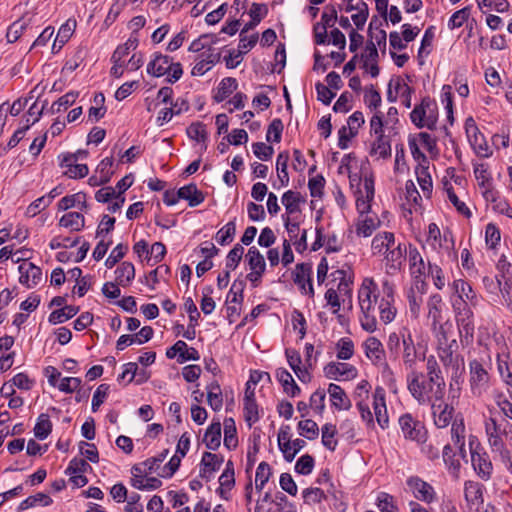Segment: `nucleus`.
Returning <instances> with one entry per match:
<instances>
[{
	"label": "nucleus",
	"mask_w": 512,
	"mask_h": 512,
	"mask_svg": "<svg viewBox=\"0 0 512 512\" xmlns=\"http://www.w3.org/2000/svg\"><path fill=\"white\" fill-rule=\"evenodd\" d=\"M324 374L329 379H349L356 376V368L347 363L330 362L324 367Z\"/></svg>",
	"instance_id": "nucleus-12"
},
{
	"label": "nucleus",
	"mask_w": 512,
	"mask_h": 512,
	"mask_svg": "<svg viewBox=\"0 0 512 512\" xmlns=\"http://www.w3.org/2000/svg\"><path fill=\"white\" fill-rule=\"evenodd\" d=\"M403 361L407 368L414 369L417 359V350L410 333H402Z\"/></svg>",
	"instance_id": "nucleus-18"
},
{
	"label": "nucleus",
	"mask_w": 512,
	"mask_h": 512,
	"mask_svg": "<svg viewBox=\"0 0 512 512\" xmlns=\"http://www.w3.org/2000/svg\"><path fill=\"white\" fill-rule=\"evenodd\" d=\"M78 312H79V307L72 306V305H65L64 307H62L60 309L54 310L49 315L48 320L51 324L62 323L64 321L69 320L72 317H74Z\"/></svg>",
	"instance_id": "nucleus-35"
},
{
	"label": "nucleus",
	"mask_w": 512,
	"mask_h": 512,
	"mask_svg": "<svg viewBox=\"0 0 512 512\" xmlns=\"http://www.w3.org/2000/svg\"><path fill=\"white\" fill-rule=\"evenodd\" d=\"M409 262L413 273H419L420 275L424 273L425 264L417 249L414 248L409 251Z\"/></svg>",
	"instance_id": "nucleus-63"
},
{
	"label": "nucleus",
	"mask_w": 512,
	"mask_h": 512,
	"mask_svg": "<svg viewBox=\"0 0 512 512\" xmlns=\"http://www.w3.org/2000/svg\"><path fill=\"white\" fill-rule=\"evenodd\" d=\"M177 197H180V199L187 200L190 207L198 206L205 199L203 193L200 190H198L195 184H188L186 186L181 187L178 190Z\"/></svg>",
	"instance_id": "nucleus-22"
},
{
	"label": "nucleus",
	"mask_w": 512,
	"mask_h": 512,
	"mask_svg": "<svg viewBox=\"0 0 512 512\" xmlns=\"http://www.w3.org/2000/svg\"><path fill=\"white\" fill-rule=\"evenodd\" d=\"M52 503V499L48 494L45 493H37L35 495L29 496L25 500H23L17 510L18 512L27 510L29 508H32L36 506L37 504H40L42 506H48Z\"/></svg>",
	"instance_id": "nucleus-37"
},
{
	"label": "nucleus",
	"mask_w": 512,
	"mask_h": 512,
	"mask_svg": "<svg viewBox=\"0 0 512 512\" xmlns=\"http://www.w3.org/2000/svg\"><path fill=\"white\" fill-rule=\"evenodd\" d=\"M59 225L73 231H80L85 225V219L81 213L69 212L60 218Z\"/></svg>",
	"instance_id": "nucleus-31"
},
{
	"label": "nucleus",
	"mask_w": 512,
	"mask_h": 512,
	"mask_svg": "<svg viewBox=\"0 0 512 512\" xmlns=\"http://www.w3.org/2000/svg\"><path fill=\"white\" fill-rule=\"evenodd\" d=\"M377 313L385 324L390 323L395 318L394 285L388 280L382 282L381 299L378 304Z\"/></svg>",
	"instance_id": "nucleus-3"
},
{
	"label": "nucleus",
	"mask_w": 512,
	"mask_h": 512,
	"mask_svg": "<svg viewBox=\"0 0 512 512\" xmlns=\"http://www.w3.org/2000/svg\"><path fill=\"white\" fill-rule=\"evenodd\" d=\"M433 28L434 27H432V26L427 28L425 33H424V36L422 38L421 46L419 48L418 56H417L418 62H419L420 65L424 64L423 58L430 54L431 50L429 48L432 46V42H433V39H434Z\"/></svg>",
	"instance_id": "nucleus-41"
},
{
	"label": "nucleus",
	"mask_w": 512,
	"mask_h": 512,
	"mask_svg": "<svg viewBox=\"0 0 512 512\" xmlns=\"http://www.w3.org/2000/svg\"><path fill=\"white\" fill-rule=\"evenodd\" d=\"M244 253V248L240 244H236L228 253L226 260L227 270H234L240 263Z\"/></svg>",
	"instance_id": "nucleus-52"
},
{
	"label": "nucleus",
	"mask_w": 512,
	"mask_h": 512,
	"mask_svg": "<svg viewBox=\"0 0 512 512\" xmlns=\"http://www.w3.org/2000/svg\"><path fill=\"white\" fill-rule=\"evenodd\" d=\"M430 406L435 425L438 428L447 427L452 420L454 408L443 400H441V402L432 403Z\"/></svg>",
	"instance_id": "nucleus-15"
},
{
	"label": "nucleus",
	"mask_w": 512,
	"mask_h": 512,
	"mask_svg": "<svg viewBox=\"0 0 512 512\" xmlns=\"http://www.w3.org/2000/svg\"><path fill=\"white\" fill-rule=\"evenodd\" d=\"M283 129H284V126H283L281 119H279V118L273 119L268 127L267 134H266V140L268 142H270V141H273L276 143L280 142Z\"/></svg>",
	"instance_id": "nucleus-54"
},
{
	"label": "nucleus",
	"mask_w": 512,
	"mask_h": 512,
	"mask_svg": "<svg viewBox=\"0 0 512 512\" xmlns=\"http://www.w3.org/2000/svg\"><path fill=\"white\" fill-rule=\"evenodd\" d=\"M224 445L229 450L236 448L238 445L237 430L233 418L224 420Z\"/></svg>",
	"instance_id": "nucleus-36"
},
{
	"label": "nucleus",
	"mask_w": 512,
	"mask_h": 512,
	"mask_svg": "<svg viewBox=\"0 0 512 512\" xmlns=\"http://www.w3.org/2000/svg\"><path fill=\"white\" fill-rule=\"evenodd\" d=\"M373 398V408L376 421L382 429H385L389 424V417L385 402V390L380 386L376 387Z\"/></svg>",
	"instance_id": "nucleus-11"
},
{
	"label": "nucleus",
	"mask_w": 512,
	"mask_h": 512,
	"mask_svg": "<svg viewBox=\"0 0 512 512\" xmlns=\"http://www.w3.org/2000/svg\"><path fill=\"white\" fill-rule=\"evenodd\" d=\"M88 470H92V467L88 464L85 459L74 458L70 461L69 466L66 470L67 474H84Z\"/></svg>",
	"instance_id": "nucleus-62"
},
{
	"label": "nucleus",
	"mask_w": 512,
	"mask_h": 512,
	"mask_svg": "<svg viewBox=\"0 0 512 512\" xmlns=\"http://www.w3.org/2000/svg\"><path fill=\"white\" fill-rule=\"evenodd\" d=\"M427 378H431L437 381H445L442 375L441 368L434 356H429L426 362V374Z\"/></svg>",
	"instance_id": "nucleus-53"
},
{
	"label": "nucleus",
	"mask_w": 512,
	"mask_h": 512,
	"mask_svg": "<svg viewBox=\"0 0 512 512\" xmlns=\"http://www.w3.org/2000/svg\"><path fill=\"white\" fill-rule=\"evenodd\" d=\"M238 87L235 78L226 77L219 83L217 93L214 95V100L218 103L224 101L229 95H231Z\"/></svg>",
	"instance_id": "nucleus-32"
},
{
	"label": "nucleus",
	"mask_w": 512,
	"mask_h": 512,
	"mask_svg": "<svg viewBox=\"0 0 512 512\" xmlns=\"http://www.w3.org/2000/svg\"><path fill=\"white\" fill-rule=\"evenodd\" d=\"M302 202H305V200L299 192L288 190L282 196V203L288 215L300 212V204Z\"/></svg>",
	"instance_id": "nucleus-29"
},
{
	"label": "nucleus",
	"mask_w": 512,
	"mask_h": 512,
	"mask_svg": "<svg viewBox=\"0 0 512 512\" xmlns=\"http://www.w3.org/2000/svg\"><path fill=\"white\" fill-rule=\"evenodd\" d=\"M470 385L474 395H480L489 381V374L478 360L469 363Z\"/></svg>",
	"instance_id": "nucleus-7"
},
{
	"label": "nucleus",
	"mask_w": 512,
	"mask_h": 512,
	"mask_svg": "<svg viewBox=\"0 0 512 512\" xmlns=\"http://www.w3.org/2000/svg\"><path fill=\"white\" fill-rule=\"evenodd\" d=\"M203 442L210 450H216L221 443V424L219 421L213 422L207 428Z\"/></svg>",
	"instance_id": "nucleus-25"
},
{
	"label": "nucleus",
	"mask_w": 512,
	"mask_h": 512,
	"mask_svg": "<svg viewBox=\"0 0 512 512\" xmlns=\"http://www.w3.org/2000/svg\"><path fill=\"white\" fill-rule=\"evenodd\" d=\"M465 130L474 152L481 158H488L492 155L484 135L480 132L473 118L465 121Z\"/></svg>",
	"instance_id": "nucleus-5"
},
{
	"label": "nucleus",
	"mask_w": 512,
	"mask_h": 512,
	"mask_svg": "<svg viewBox=\"0 0 512 512\" xmlns=\"http://www.w3.org/2000/svg\"><path fill=\"white\" fill-rule=\"evenodd\" d=\"M453 286L462 302L466 303V300L472 301L474 298H476L472 287L466 281L461 279L455 280Z\"/></svg>",
	"instance_id": "nucleus-45"
},
{
	"label": "nucleus",
	"mask_w": 512,
	"mask_h": 512,
	"mask_svg": "<svg viewBox=\"0 0 512 512\" xmlns=\"http://www.w3.org/2000/svg\"><path fill=\"white\" fill-rule=\"evenodd\" d=\"M328 393L332 405L338 410H348L351 408V401L345 391L337 384L331 383L328 387Z\"/></svg>",
	"instance_id": "nucleus-20"
},
{
	"label": "nucleus",
	"mask_w": 512,
	"mask_h": 512,
	"mask_svg": "<svg viewBox=\"0 0 512 512\" xmlns=\"http://www.w3.org/2000/svg\"><path fill=\"white\" fill-rule=\"evenodd\" d=\"M224 459L221 455L204 452L200 463V477L209 481L213 473L220 469Z\"/></svg>",
	"instance_id": "nucleus-13"
},
{
	"label": "nucleus",
	"mask_w": 512,
	"mask_h": 512,
	"mask_svg": "<svg viewBox=\"0 0 512 512\" xmlns=\"http://www.w3.org/2000/svg\"><path fill=\"white\" fill-rule=\"evenodd\" d=\"M380 221L376 218L366 216H360L356 224V233L359 236L368 237L374 230L379 226Z\"/></svg>",
	"instance_id": "nucleus-34"
},
{
	"label": "nucleus",
	"mask_w": 512,
	"mask_h": 512,
	"mask_svg": "<svg viewBox=\"0 0 512 512\" xmlns=\"http://www.w3.org/2000/svg\"><path fill=\"white\" fill-rule=\"evenodd\" d=\"M171 57L162 54H155V57L147 65V73L154 77H161L168 73Z\"/></svg>",
	"instance_id": "nucleus-21"
},
{
	"label": "nucleus",
	"mask_w": 512,
	"mask_h": 512,
	"mask_svg": "<svg viewBox=\"0 0 512 512\" xmlns=\"http://www.w3.org/2000/svg\"><path fill=\"white\" fill-rule=\"evenodd\" d=\"M407 485L416 499L426 503H431L434 500V488L421 478L410 477L407 480Z\"/></svg>",
	"instance_id": "nucleus-9"
},
{
	"label": "nucleus",
	"mask_w": 512,
	"mask_h": 512,
	"mask_svg": "<svg viewBox=\"0 0 512 512\" xmlns=\"http://www.w3.org/2000/svg\"><path fill=\"white\" fill-rule=\"evenodd\" d=\"M485 431L488 436V442L493 451L499 452L501 455H508L509 452L505 449V444L502 435H506V431L500 430V426L495 418L490 417L485 422Z\"/></svg>",
	"instance_id": "nucleus-6"
},
{
	"label": "nucleus",
	"mask_w": 512,
	"mask_h": 512,
	"mask_svg": "<svg viewBox=\"0 0 512 512\" xmlns=\"http://www.w3.org/2000/svg\"><path fill=\"white\" fill-rule=\"evenodd\" d=\"M78 97V92H68L65 95L61 96L57 101H55L51 106L52 113H59L63 110H66L69 106L73 105Z\"/></svg>",
	"instance_id": "nucleus-46"
},
{
	"label": "nucleus",
	"mask_w": 512,
	"mask_h": 512,
	"mask_svg": "<svg viewBox=\"0 0 512 512\" xmlns=\"http://www.w3.org/2000/svg\"><path fill=\"white\" fill-rule=\"evenodd\" d=\"M128 247L123 244H118L110 253L105 261L107 268H113L126 254Z\"/></svg>",
	"instance_id": "nucleus-61"
},
{
	"label": "nucleus",
	"mask_w": 512,
	"mask_h": 512,
	"mask_svg": "<svg viewBox=\"0 0 512 512\" xmlns=\"http://www.w3.org/2000/svg\"><path fill=\"white\" fill-rule=\"evenodd\" d=\"M451 437L455 445L459 446L460 452H464L465 426L463 421H454L451 427Z\"/></svg>",
	"instance_id": "nucleus-48"
},
{
	"label": "nucleus",
	"mask_w": 512,
	"mask_h": 512,
	"mask_svg": "<svg viewBox=\"0 0 512 512\" xmlns=\"http://www.w3.org/2000/svg\"><path fill=\"white\" fill-rule=\"evenodd\" d=\"M430 106V99L428 97L423 98L419 105H416L410 114L411 121L418 127L422 128L426 126L428 129L433 130L436 125L435 120H428L424 123V117L426 115V108Z\"/></svg>",
	"instance_id": "nucleus-17"
},
{
	"label": "nucleus",
	"mask_w": 512,
	"mask_h": 512,
	"mask_svg": "<svg viewBox=\"0 0 512 512\" xmlns=\"http://www.w3.org/2000/svg\"><path fill=\"white\" fill-rule=\"evenodd\" d=\"M470 15V8L464 7L455 13L450 17L448 26L450 29L459 28L463 25L465 21L469 18Z\"/></svg>",
	"instance_id": "nucleus-60"
},
{
	"label": "nucleus",
	"mask_w": 512,
	"mask_h": 512,
	"mask_svg": "<svg viewBox=\"0 0 512 512\" xmlns=\"http://www.w3.org/2000/svg\"><path fill=\"white\" fill-rule=\"evenodd\" d=\"M137 46L138 39L136 37H130L123 45L116 48L111 60L113 63H120L130 53V51H134Z\"/></svg>",
	"instance_id": "nucleus-39"
},
{
	"label": "nucleus",
	"mask_w": 512,
	"mask_h": 512,
	"mask_svg": "<svg viewBox=\"0 0 512 512\" xmlns=\"http://www.w3.org/2000/svg\"><path fill=\"white\" fill-rule=\"evenodd\" d=\"M19 282L27 288L38 285L42 280L41 269L32 262L24 261L18 266Z\"/></svg>",
	"instance_id": "nucleus-8"
},
{
	"label": "nucleus",
	"mask_w": 512,
	"mask_h": 512,
	"mask_svg": "<svg viewBox=\"0 0 512 512\" xmlns=\"http://www.w3.org/2000/svg\"><path fill=\"white\" fill-rule=\"evenodd\" d=\"M236 226L233 221L228 222L223 228H221L216 235L217 242L220 245L229 244L235 235Z\"/></svg>",
	"instance_id": "nucleus-51"
},
{
	"label": "nucleus",
	"mask_w": 512,
	"mask_h": 512,
	"mask_svg": "<svg viewBox=\"0 0 512 512\" xmlns=\"http://www.w3.org/2000/svg\"><path fill=\"white\" fill-rule=\"evenodd\" d=\"M252 147L255 156L263 161L269 160L274 153L273 147L263 142H256Z\"/></svg>",
	"instance_id": "nucleus-64"
},
{
	"label": "nucleus",
	"mask_w": 512,
	"mask_h": 512,
	"mask_svg": "<svg viewBox=\"0 0 512 512\" xmlns=\"http://www.w3.org/2000/svg\"><path fill=\"white\" fill-rule=\"evenodd\" d=\"M405 251V247L402 248L401 244H398L397 247L393 249H389L385 257L387 265L393 269H398L401 266Z\"/></svg>",
	"instance_id": "nucleus-44"
},
{
	"label": "nucleus",
	"mask_w": 512,
	"mask_h": 512,
	"mask_svg": "<svg viewBox=\"0 0 512 512\" xmlns=\"http://www.w3.org/2000/svg\"><path fill=\"white\" fill-rule=\"evenodd\" d=\"M443 461L447 465L450 472L458 477L459 469H460V461L455 458V454L452 452V448L449 444L443 447Z\"/></svg>",
	"instance_id": "nucleus-42"
},
{
	"label": "nucleus",
	"mask_w": 512,
	"mask_h": 512,
	"mask_svg": "<svg viewBox=\"0 0 512 512\" xmlns=\"http://www.w3.org/2000/svg\"><path fill=\"white\" fill-rule=\"evenodd\" d=\"M474 175L480 188H484L492 184V178L485 164L474 165Z\"/></svg>",
	"instance_id": "nucleus-55"
},
{
	"label": "nucleus",
	"mask_w": 512,
	"mask_h": 512,
	"mask_svg": "<svg viewBox=\"0 0 512 512\" xmlns=\"http://www.w3.org/2000/svg\"><path fill=\"white\" fill-rule=\"evenodd\" d=\"M57 206L59 211H66L75 206H79L80 209H86V194L78 192L73 195H67L58 202Z\"/></svg>",
	"instance_id": "nucleus-28"
},
{
	"label": "nucleus",
	"mask_w": 512,
	"mask_h": 512,
	"mask_svg": "<svg viewBox=\"0 0 512 512\" xmlns=\"http://www.w3.org/2000/svg\"><path fill=\"white\" fill-rule=\"evenodd\" d=\"M407 389L419 405L441 402L445 396V381L427 378L423 372L412 369L407 374Z\"/></svg>",
	"instance_id": "nucleus-1"
},
{
	"label": "nucleus",
	"mask_w": 512,
	"mask_h": 512,
	"mask_svg": "<svg viewBox=\"0 0 512 512\" xmlns=\"http://www.w3.org/2000/svg\"><path fill=\"white\" fill-rule=\"evenodd\" d=\"M354 354V344L349 338H341L337 343V358L340 360H348Z\"/></svg>",
	"instance_id": "nucleus-49"
},
{
	"label": "nucleus",
	"mask_w": 512,
	"mask_h": 512,
	"mask_svg": "<svg viewBox=\"0 0 512 512\" xmlns=\"http://www.w3.org/2000/svg\"><path fill=\"white\" fill-rule=\"evenodd\" d=\"M417 181L419 186L421 187L423 193L426 196H430L432 193V178L428 171V165H424L419 163L415 170Z\"/></svg>",
	"instance_id": "nucleus-33"
},
{
	"label": "nucleus",
	"mask_w": 512,
	"mask_h": 512,
	"mask_svg": "<svg viewBox=\"0 0 512 512\" xmlns=\"http://www.w3.org/2000/svg\"><path fill=\"white\" fill-rule=\"evenodd\" d=\"M115 282L119 286L126 287L135 277L134 265L130 262H123L115 270Z\"/></svg>",
	"instance_id": "nucleus-27"
},
{
	"label": "nucleus",
	"mask_w": 512,
	"mask_h": 512,
	"mask_svg": "<svg viewBox=\"0 0 512 512\" xmlns=\"http://www.w3.org/2000/svg\"><path fill=\"white\" fill-rule=\"evenodd\" d=\"M311 265L307 263H299L293 272V281L299 286L302 293L314 296V289L310 279Z\"/></svg>",
	"instance_id": "nucleus-10"
},
{
	"label": "nucleus",
	"mask_w": 512,
	"mask_h": 512,
	"mask_svg": "<svg viewBox=\"0 0 512 512\" xmlns=\"http://www.w3.org/2000/svg\"><path fill=\"white\" fill-rule=\"evenodd\" d=\"M325 498L324 491L320 488H307L303 491L304 502L308 505L320 503Z\"/></svg>",
	"instance_id": "nucleus-58"
},
{
	"label": "nucleus",
	"mask_w": 512,
	"mask_h": 512,
	"mask_svg": "<svg viewBox=\"0 0 512 512\" xmlns=\"http://www.w3.org/2000/svg\"><path fill=\"white\" fill-rule=\"evenodd\" d=\"M366 356L378 364L384 360V349L382 343L376 337H369L364 343Z\"/></svg>",
	"instance_id": "nucleus-23"
},
{
	"label": "nucleus",
	"mask_w": 512,
	"mask_h": 512,
	"mask_svg": "<svg viewBox=\"0 0 512 512\" xmlns=\"http://www.w3.org/2000/svg\"><path fill=\"white\" fill-rule=\"evenodd\" d=\"M300 434L309 440H314L318 437L319 428L315 421L311 419L302 420L298 423Z\"/></svg>",
	"instance_id": "nucleus-43"
},
{
	"label": "nucleus",
	"mask_w": 512,
	"mask_h": 512,
	"mask_svg": "<svg viewBox=\"0 0 512 512\" xmlns=\"http://www.w3.org/2000/svg\"><path fill=\"white\" fill-rule=\"evenodd\" d=\"M187 135L198 142H205L207 138V132L205 125L202 122L192 123L187 128Z\"/></svg>",
	"instance_id": "nucleus-56"
},
{
	"label": "nucleus",
	"mask_w": 512,
	"mask_h": 512,
	"mask_svg": "<svg viewBox=\"0 0 512 512\" xmlns=\"http://www.w3.org/2000/svg\"><path fill=\"white\" fill-rule=\"evenodd\" d=\"M244 418L251 426L259 420L258 405L256 399L244 400Z\"/></svg>",
	"instance_id": "nucleus-50"
},
{
	"label": "nucleus",
	"mask_w": 512,
	"mask_h": 512,
	"mask_svg": "<svg viewBox=\"0 0 512 512\" xmlns=\"http://www.w3.org/2000/svg\"><path fill=\"white\" fill-rule=\"evenodd\" d=\"M464 495L470 506L478 507L483 503V485L475 481H466Z\"/></svg>",
	"instance_id": "nucleus-19"
},
{
	"label": "nucleus",
	"mask_w": 512,
	"mask_h": 512,
	"mask_svg": "<svg viewBox=\"0 0 512 512\" xmlns=\"http://www.w3.org/2000/svg\"><path fill=\"white\" fill-rule=\"evenodd\" d=\"M336 433L337 429L333 424L326 423L322 427V443L327 449L331 451H334L337 445V441L333 440Z\"/></svg>",
	"instance_id": "nucleus-47"
},
{
	"label": "nucleus",
	"mask_w": 512,
	"mask_h": 512,
	"mask_svg": "<svg viewBox=\"0 0 512 512\" xmlns=\"http://www.w3.org/2000/svg\"><path fill=\"white\" fill-rule=\"evenodd\" d=\"M314 467V458L308 454L301 456L296 464L295 470L302 475H308L312 472Z\"/></svg>",
	"instance_id": "nucleus-59"
},
{
	"label": "nucleus",
	"mask_w": 512,
	"mask_h": 512,
	"mask_svg": "<svg viewBox=\"0 0 512 512\" xmlns=\"http://www.w3.org/2000/svg\"><path fill=\"white\" fill-rule=\"evenodd\" d=\"M398 422L405 439L419 443L426 442L427 431L424 424L410 413L401 415Z\"/></svg>",
	"instance_id": "nucleus-4"
},
{
	"label": "nucleus",
	"mask_w": 512,
	"mask_h": 512,
	"mask_svg": "<svg viewBox=\"0 0 512 512\" xmlns=\"http://www.w3.org/2000/svg\"><path fill=\"white\" fill-rule=\"evenodd\" d=\"M248 264L252 272H257L258 276H262L265 272L266 264L263 255L256 247H251L246 255Z\"/></svg>",
	"instance_id": "nucleus-30"
},
{
	"label": "nucleus",
	"mask_w": 512,
	"mask_h": 512,
	"mask_svg": "<svg viewBox=\"0 0 512 512\" xmlns=\"http://www.w3.org/2000/svg\"><path fill=\"white\" fill-rule=\"evenodd\" d=\"M276 378L281 383L283 390L291 397H295L300 393V388L294 381L289 371L284 368H279L276 371Z\"/></svg>",
	"instance_id": "nucleus-24"
},
{
	"label": "nucleus",
	"mask_w": 512,
	"mask_h": 512,
	"mask_svg": "<svg viewBox=\"0 0 512 512\" xmlns=\"http://www.w3.org/2000/svg\"><path fill=\"white\" fill-rule=\"evenodd\" d=\"M35 16L32 12H26L18 20L13 22L7 30V40L10 43L16 42Z\"/></svg>",
	"instance_id": "nucleus-16"
},
{
	"label": "nucleus",
	"mask_w": 512,
	"mask_h": 512,
	"mask_svg": "<svg viewBox=\"0 0 512 512\" xmlns=\"http://www.w3.org/2000/svg\"><path fill=\"white\" fill-rule=\"evenodd\" d=\"M371 154H378L382 158L391 156V145L385 135L376 137L371 147Z\"/></svg>",
	"instance_id": "nucleus-40"
},
{
	"label": "nucleus",
	"mask_w": 512,
	"mask_h": 512,
	"mask_svg": "<svg viewBox=\"0 0 512 512\" xmlns=\"http://www.w3.org/2000/svg\"><path fill=\"white\" fill-rule=\"evenodd\" d=\"M359 306L362 312L361 326L367 332L377 328L376 314L381 299V288L372 278H365L358 291Z\"/></svg>",
	"instance_id": "nucleus-2"
},
{
	"label": "nucleus",
	"mask_w": 512,
	"mask_h": 512,
	"mask_svg": "<svg viewBox=\"0 0 512 512\" xmlns=\"http://www.w3.org/2000/svg\"><path fill=\"white\" fill-rule=\"evenodd\" d=\"M51 431L52 422L50 421L48 414H40L34 427L35 437L39 440H44L49 436Z\"/></svg>",
	"instance_id": "nucleus-38"
},
{
	"label": "nucleus",
	"mask_w": 512,
	"mask_h": 512,
	"mask_svg": "<svg viewBox=\"0 0 512 512\" xmlns=\"http://www.w3.org/2000/svg\"><path fill=\"white\" fill-rule=\"evenodd\" d=\"M473 442L470 441L471 462L475 472L483 480H488L492 471V464L486 453H479L472 447Z\"/></svg>",
	"instance_id": "nucleus-14"
},
{
	"label": "nucleus",
	"mask_w": 512,
	"mask_h": 512,
	"mask_svg": "<svg viewBox=\"0 0 512 512\" xmlns=\"http://www.w3.org/2000/svg\"><path fill=\"white\" fill-rule=\"evenodd\" d=\"M377 506L381 512H398V508L393 502V497L385 492H381L378 495Z\"/></svg>",
	"instance_id": "nucleus-57"
},
{
	"label": "nucleus",
	"mask_w": 512,
	"mask_h": 512,
	"mask_svg": "<svg viewBox=\"0 0 512 512\" xmlns=\"http://www.w3.org/2000/svg\"><path fill=\"white\" fill-rule=\"evenodd\" d=\"M394 245V234L383 232L377 234L372 240V250L374 254L386 253Z\"/></svg>",
	"instance_id": "nucleus-26"
}]
</instances>
